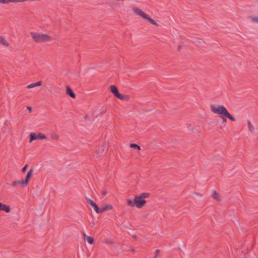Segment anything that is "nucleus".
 I'll use <instances>...</instances> for the list:
<instances>
[{
    "mask_svg": "<svg viewBox=\"0 0 258 258\" xmlns=\"http://www.w3.org/2000/svg\"><path fill=\"white\" fill-rule=\"evenodd\" d=\"M22 180L14 181L12 182V185L13 186H16L18 184H21Z\"/></svg>",
    "mask_w": 258,
    "mask_h": 258,
    "instance_id": "4be33fe9",
    "label": "nucleus"
},
{
    "mask_svg": "<svg viewBox=\"0 0 258 258\" xmlns=\"http://www.w3.org/2000/svg\"><path fill=\"white\" fill-rule=\"evenodd\" d=\"M27 167V165H25L22 169L21 172L23 173L25 172L26 170Z\"/></svg>",
    "mask_w": 258,
    "mask_h": 258,
    "instance_id": "a878e982",
    "label": "nucleus"
},
{
    "mask_svg": "<svg viewBox=\"0 0 258 258\" xmlns=\"http://www.w3.org/2000/svg\"><path fill=\"white\" fill-rule=\"evenodd\" d=\"M112 208V206L110 205V204H107L105 206H104L102 208V213L105 212V211H108V210H111V209Z\"/></svg>",
    "mask_w": 258,
    "mask_h": 258,
    "instance_id": "ddd939ff",
    "label": "nucleus"
},
{
    "mask_svg": "<svg viewBox=\"0 0 258 258\" xmlns=\"http://www.w3.org/2000/svg\"><path fill=\"white\" fill-rule=\"evenodd\" d=\"M247 124H248V131L252 133L254 132V127L249 121H247Z\"/></svg>",
    "mask_w": 258,
    "mask_h": 258,
    "instance_id": "2eb2a0df",
    "label": "nucleus"
},
{
    "mask_svg": "<svg viewBox=\"0 0 258 258\" xmlns=\"http://www.w3.org/2000/svg\"><path fill=\"white\" fill-rule=\"evenodd\" d=\"M41 85V81H38V82H36L35 83H31V84L28 85L27 86V88L28 89H31V88H34L35 87L39 86Z\"/></svg>",
    "mask_w": 258,
    "mask_h": 258,
    "instance_id": "0eeeda50",
    "label": "nucleus"
},
{
    "mask_svg": "<svg viewBox=\"0 0 258 258\" xmlns=\"http://www.w3.org/2000/svg\"><path fill=\"white\" fill-rule=\"evenodd\" d=\"M30 141H29L30 142H32L33 140L38 139L37 135V134H36L35 133H31L30 135Z\"/></svg>",
    "mask_w": 258,
    "mask_h": 258,
    "instance_id": "dca6fc26",
    "label": "nucleus"
},
{
    "mask_svg": "<svg viewBox=\"0 0 258 258\" xmlns=\"http://www.w3.org/2000/svg\"><path fill=\"white\" fill-rule=\"evenodd\" d=\"M149 196V194L148 193L144 192V193L141 194L140 196H139V198H141L142 199H145V198L148 197Z\"/></svg>",
    "mask_w": 258,
    "mask_h": 258,
    "instance_id": "aec40b11",
    "label": "nucleus"
},
{
    "mask_svg": "<svg viewBox=\"0 0 258 258\" xmlns=\"http://www.w3.org/2000/svg\"><path fill=\"white\" fill-rule=\"evenodd\" d=\"M10 3H17L22 2L21 0H1V3L8 4Z\"/></svg>",
    "mask_w": 258,
    "mask_h": 258,
    "instance_id": "9b49d317",
    "label": "nucleus"
},
{
    "mask_svg": "<svg viewBox=\"0 0 258 258\" xmlns=\"http://www.w3.org/2000/svg\"><path fill=\"white\" fill-rule=\"evenodd\" d=\"M226 121H227V120L225 118H223L222 123H225L226 122Z\"/></svg>",
    "mask_w": 258,
    "mask_h": 258,
    "instance_id": "c85d7f7f",
    "label": "nucleus"
},
{
    "mask_svg": "<svg viewBox=\"0 0 258 258\" xmlns=\"http://www.w3.org/2000/svg\"><path fill=\"white\" fill-rule=\"evenodd\" d=\"M27 109L29 111V112H31L32 111V108L30 106H27Z\"/></svg>",
    "mask_w": 258,
    "mask_h": 258,
    "instance_id": "cd10ccee",
    "label": "nucleus"
},
{
    "mask_svg": "<svg viewBox=\"0 0 258 258\" xmlns=\"http://www.w3.org/2000/svg\"><path fill=\"white\" fill-rule=\"evenodd\" d=\"M33 170L32 169H30L29 170V171L27 172V175L25 177V180H22V181L21 182V185L23 186H26L28 185V181H29L30 178H31V177L32 176V175L33 174Z\"/></svg>",
    "mask_w": 258,
    "mask_h": 258,
    "instance_id": "20e7f679",
    "label": "nucleus"
},
{
    "mask_svg": "<svg viewBox=\"0 0 258 258\" xmlns=\"http://www.w3.org/2000/svg\"><path fill=\"white\" fill-rule=\"evenodd\" d=\"M251 20L255 23H256V24H258V17L257 16H255V17H252L251 18Z\"/></svg>",
    "mask_w": 258,
    "mask_h": 258,
    "instance_id": "5701e85b",
    "label": "nucleus"
},
{
    "mask_svg": "<svg viewBox=\"0 0 258 258\" xmlns=\"http://www.w3.org/2000/svg\"><path fill=\"white\" fill-rule=\"evenodd\" d=\"M126 203H127V205L130 207H135L136 206L135 199L134 200H132L130 199L127 200Z\"/></svg>",
    "mask_w": 258,
    "mask_h": 258,
    "instance_id": "4468645a",
    "label": "nucleus"
},
{
    "mask_svg": "<svg viewBox=\"0 0 258 258\" xmlns=\"http://www.w3.org/2000/svg\"><path fill=\"white\" fill-rule=\"evenodd\" d=\"M37 135L38 139L43 140L46 139V136L41 133H39L38 134H37Z\"/></svg>",
    "mask_w": 258,
    "mask_h": 258,
    "instance_id": "6ab92c4d",
    "label": "nucleus"
},
{
    "mask_svg": "<svg viewBox=\"0 0 258 258\" xmlns=\"http://www.w3.org/2000/svg\"><path fill=\"white\" fill-rule=\"evenodd\" d=\"M84 239L88 243H89V244H92L94 241V239L92 237L87 236L86 235H85V236H84Z\"/></svg>",
    "mask_w": 258,
    "mask_h": 258,
    "instance_id": "f8f14e48",
    "label": "nucleus"
},
{
    "mask_svg": "<svg viewBox=\"0 0 258 258\" xmlns=\"http://www.w3.org/2000/svg\"><path fill=\"white\" fill-rule=\"evenodd\" d=\"M93 207L94 208L96 213L100 214L102 213V209L100 210L98 206L96 204H95V205H94Z\"/></svg>",
    "mask_w": 258,
    "mask_h": 258,
    "instance_id": "a211bd4d",
    "label": "nucleus"
},
{
    "mask_svg": "<svg viewBox=\"0 0 258 258\" xmlns=\"http://www.w3.org/2000/svg\"><path fill=\"white\" fill-rule=\"evenodd\" d=\"M180 47H181V46H180V45H179V46H178V50H179V49H180Z\"/></svg>",
    "mask_w": 258,
    "mask_h": 258,
    "instance_id": "c756f323",
    "label": "nucleus"
},
{
    "mask_svg": "<svg viewBox=\"0 0 258 258\" xmlns=\"http://www.w3.org/2000/svg\"><path fill=\"white\" fill-rule=\"evenodd\" d=\"M212 196L213 199L217 201L220 200V197L218 194L216 192L215 190H213L212 193Z\"/></svg>",
    "mask_w": 258,
    "mask_h": 258,
    "instance_id": "9d476101",
    "label": "nucleus"
},
{
    "mask_svg": "<svg viewBox=\"0 0 258 258\" xmlns=\"http://www.w3.org/2000/svg\"><path fill=\"white\" fill-rule=\"evenodd\" d=\"M86 200L87 201V203L91 205L92 207H93L94 205H95V203L90 199L88 198H86Z\"/></svg>",
    "mask_w": 258,
    "mask_h": 258,
    "instance_id": "f3484780",
    "label": "nucleus"
},
{
    "mask_svg": "<svg viewBox=\"0 0 258 258\" xmlns=\"http://www.w3.org/2000/svg\"><path fill=\"white\" fill-rule=\"evenodd\" d=\"M67 94L73 98L75 97V94L73 92L71 88L69 86L67 87Z\"/></svg>",
    "mask_w": 258,
    "mask_h": 258,
    "instance_id": "6e6552de",
    "label": "nucleus"
},
{
    "mask_svg": "<svg viewBox=\"0 0 258 258\" xmlns=\"http://www.w3.org/2000/svg\"><path fill=\"white\" fill-rule=\"evenodd\" d=\"M210 108L211 111L215 114H219L220 116H225L232 121L236 120L235 118L231 115L223 105L211 104Z\"/></svg>",
    "mask_w": 258,
    "mask_h": 258,
    "instance_id": "f257e3e1",
    "label": "nucleus"
},
{
    "mask_svg": "<svg viewBox=\"0 0 258 258\" xmlns=\"http://www.w3.org/2000/svg\"><path fill=\"white\" fill-rule=\"evenodd\" d=\"M1 44H3L7 47L9 46L8 42L7 40L3 39L2 37H1Z\"/></svg>",
    "mask_w": 258,
    "mask_h": 258,
    "instance_id": "412c9836",
    "label": "nucleus"
},
{
    "mask_svg": "<svg viewBox=\"0 0 258 258\" xmlns=\"http://www.w3.org/2000/svg\"><path fill=\"white\" fill-rule=\"evenodd\" d=\"M51 138H52V139L56 140H58V136L56 134H54L52 135Z\"/></svg>",
    "mask_w": 258,
    "mask_h": 258,
    "instance_id": "393cba45",
    "label": "nucleus"
},
{
    "mask_svg": "<svg viewBox=\"0 0 258 258\" xmlns=\"http://www.w3.org/2000/svg\"><path fill=\"white\" fill-rule=\"evenodd\" d=\"M130 147L136 148L138 150H140L141 149L140 146H139V145H138L137 144H130Z\"/></svg>",
    "mask_w": 258,
    "mask_h": 258,
    "instance_id": "b1692460",
    "label": "nucleus"
},
{
    "mask_svg": "<svg viewBox=\"0 0 258 258\" xmlns=\"http://www.w3.org/2000/svg\"><path fill=\"white\" fill-rule=\"evenodd\" d=\"M111 91V92L118 99L121 100H123L124 97L121 95L118 91L117 87L114 85H111L110 86Z\"/></svg>",
    "mask_w": 258,
    "mask_h": 258,
    "instance_id": "39448f33",
    "label": "nucleus"
},
{
    "mask_svg": "<svg viewBox=\"0 0 258 258\" xmlns=\"http://www.w3.org/2000/svg\"><path fill=\"white\" fill-rule=\"evenodd\" d=\"M133 12L137 15L147 20L149 23L154 25H157V23L153 19L149 18L144 12H143L140 9L138 8H134L133 9Z\"/></svg>",
    "mask_w": 258,
    "mask_h": 258,
    "instance_id": "7ed1b4c3",
    "label": "nucleus"
},
{
    "mask_svg": "<svg viewBox=\"0 0 258 258\" xmlns=\"http://www.w3.org/2000/svg\"><path fill=\"white\" fill-rule=\"evenodd\" d=\"M31 35L36 42H47L50 40V37L47 34L31 32Z\"/></svg>",
    "mask_w": 258,
    "mask_h": 258,
    "instance_id": "f03ea898",
    "label": "nucleus"
},
{
    "mask_svg": "<svg viewBox=\"0 0 258 258\" xmlns=\"http://www.w3.org/2000/svg\"><path fill=\"white\" fill-rule=\"evenodd\" d=\"M1 211H4L6 213H9L10 211V208L9 206L2 204L1 203Z\"/></svg>",
    "mask_w": 258,
    "mask_h": 258,
    "instance_id": "1a4fd4ad",
    "label": "nucleus"
},
{
    "mask_svg": "<svg viewBox=\"0 0 258 258\" xmlns=\"http://www.w3.org/2000/svg\"><path fill=\"white\" fill-rule=\"evenodd\" d=\"M159 252V249L156 250V254H155V256L154 257V258H156Z\"/></svg>",
    "mask_w": 258,
    "mask_h": 258,
    "instance_id": "bb28decb",
    "label": "nucleus"
},
{
    "mask_svg": "<svg viewBox=\"0 0 258 258\" xmlns=\"http://www.w3.org/2000/svg\"><path fill=\"white\" fill-rule=\"evenodd\" d=\"M136 207L138 208H141L143 207L144 205L146 203V201L139 198V196H136L135 198Z\"/></svg>",
    "mask_w": 258,
    "mask_h": 258,
    "instance_id": "423d86ee",
    "label": "nucleus"
}]
</instances>
